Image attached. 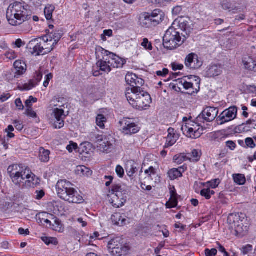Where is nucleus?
Listing matches in <instances>:
<instances>
[{
  "mask_svg": "<svg viewBox=\"0 0 256 256\" xmlns=\"http://www.w3.org/2000/svg\"><path fill=\"white\" fill-rule=\"evenodd\" d=\"M62 36V31L56 30L46 36L34 38L27 44L26 48L32 55H44L52 52Z\"/></svg>",
  "mask_w": 256,
  "mask_h": 256,
  "instance_id": "1",
  "label": "nucleus"
},
{
  "mask_svg": "<svg viewBox=\"0 0 256 256\" xmlns=\"http://www.w3.org/2000/svg\"><path fill=\"white\" fill-rule=\"evenodd\" d=\"M73 186L71 182L66 180H58L56 184V191L58 196L70 204L83 203L84 200L83 196Z\"/></svg>",
  "mask_w": 256,
  "mask_h": 256,
  "instance_id": "2",
  "label": "nucleus"
},
{
  "mask_svg": "<svg viewBox=\"0 0 256 256\" xmlns=\"http://www.w3.org/2000/svg\"><path fill=\"white\" fill-rule=\"evenodd\" d=\"M30 14L26 8L22 3L16 2L10 4L6 12V18L12 26L23 24L30 18Z\"/></svg>",
  "mask_w": 256,
  "mask_h": 256,
  "instance_id": "3",
  "label": "nucleus"
},
{
  "mask_svg": "<svg viewBox=\"0 0 256 256\" xmlns=\"http://www.w3.org/2000/svg\"><path fill=\"white\" fill-rule=\"evenodd\" d=\"M177 26L176 22H173L164 36V46L167 49L174 50L182 44L180 28H176Z\"/></svg>",
  "mask_w": 256,
  "mask_h": 256,
  "instance_id": "4",
  "label": "nucleus"
},
{
  "mask_svg": "<svg viewBox=\"0 0 256 256\" xmlns=\"http://www.w3.org/2000/svg\"><path fill=\"white\" fill-rule=\"evenodd\" d=\"M8 172L12 182L20 186H23L29 176L30 169L22 164H14L8 167Z\"/></svg>",
  "mask_w": 256,
  "mask_h": 256,
  "instance_id": "5",
  "label": "nucleus"
},
{
  "mask_svg": "<svg viewBox=\"0 0 256 256\" xmlns=\"http://www.w3.org/2000/svg\"><path fill=\"white\" fill-rule=\"evenodd\" d=\"M126 191L120 185H114L109 191L108 198L112 205L116 208L122 207L126 202Z\"/></svg>",
  "mask_w": 256,
  "mask_h": 256,
  "instance_id": "6",
  "label": "nucleus"
},
{
  "mask_svg": "<svg viewBox=\"0 0 256 256\" xmlns=\"http://www.w3.org/2000/svg\"><path fill=\"white\" fill-rule=\"evenodd\" d=\"M108 248L109 252L113 256H126L130 253V246L118 238L108 242Z\"/></svg>",
  "mask_w": 256,
  "mask_h": 256,
  "instance_id": "7",
  "label": "nucleus"
},
{
  "mask_svg": "<svg viewBox=\"0 0 256 256\" xmlns=\"http://www.w3.org/2000/svg\"><path fill=\"white\" fill-rule=\"evenodd\" d=\"M90 137V140L98 150L106 153L110 152L112 144L110 141V136L92 132Z\"/></svg>",
  "mask_w": 256,
  "mask_h": 256,
  "instance_id": "8",
  "label": "nucleus"
},
{
  "mask_svg": "<svg viewBox=\"0 0 256 256\" xmlns=\"http://www.w3.org/2000/svg\"><path fill=\"white\" fill-rule=\"evenodd\" d=\"M244 217L242 214H231L228 217L230 228L234 230L236 235L243 234L247 231V226L244 225V222L246 221Z\"/></svg>",
  "mask_w": 256,
  "mask_h": 256,
  "instance_id": "9",
  "label": "nucleus"
},
{
  "mask_svg": "<svg viewBox=\"0 0 256 256\" xmlns=\"http://www.w3.org/2000/svg\"><path fill=\"white\" fill-rule=\"evenodd\" d=\"M183 134L191 138H199L203 132L202 128L198 124L191 120H186L181 128Z\"/></svg>",
  "mask_w": 256,
  "mask_h": 256,
  "instance_id": "10",
  "label": "nucleus"
},
{
  "mask_svg": "<svg viewBox=\"0 0 256 256\" xmlns=\"http://www.w3.org/2000/svg\"><path fill=\"white\" fill-rule=\"evenodd\" d=\"M190 81H187L186 78H178L175 80L178 82L179 86L188 90V94H192L197 93L200 90V80L196 76H192L191 78H188Z\"/></svg>",
  "mask_w": 256,
  "mask_h": 256,
  "instance_id": "11",
  "label": "nucleus"
},
{
  "mask_svg": "<svg viewBox=\"0 0 256 256\" xmlns=\"http://www.w3.org/2000/svg\"><path fill=\"white\" fill-rule=\"evenodd\" d=\"M121 132L124 135L131 136L138 133L140 128L134 120L128 118H124L120 122Z\"/></svg>",
  "mask_w": 256,
  "mask_h": 256,
  "instance_id": "12",
  "label": "nucleus"
},
{
  "mask_svg": "<svg viewBox=\"0 0 256 256\" xmlns=\"http://www.w3.org/2000/svg\"><path fill=\"white\" fill-rule=\"evenodd\" d=\"M65 105L59 106L58 108L54 109L52 114L54 116L55 121L54 127L56 129H60L64 126V120L67 114H64Z\"/></svg>",
  "mask_w": 256,
  "mask_h": 256,
  "instance_id": "13",
  "label": "nucleus"
},
{
  "mask_svg": "<svg viewBox=\"0 0 256 256\" xmlns=\"http://www.w3.org/2000/svg\"><path fill=\"white\" fill-rule=\"evenodd\" d=\"M236 106H231L223 111L218 117L220 124H222L235 119L237 116Z\"/></svg>",
  "mask_w": 256,
  "mask_h": 256,
  "instance_id": "14",
  "label": "nucleus"
},
{
  "mask_svg": "<svg viewBox=\"0 0 256 256\" xmlns=\"http://www.w3.org/2000/svg\"><path fill=\"white\" fill-rule=\"evenodd\" d=\"M150 96L147 92L141 93L140 97L135 102H132V106L138 110L146 109L150 104Z\"/></svg>",
  "mask_w": 256,
  "mask_h": 256,
  "instance_id": "15",
  "label": "nucleus"
},
{
  "mask_svg": "<svg viewBox=\"0 0 256 256\" xmlns=\"http://www.w3.org/2000/svg\"><path fill=\"white\" fill-rule=\"evenodd\" d=\"M186 66L192 70L198 69L202 65V61L194 53L188 54L185 58Z\"/></svg>",
  "mask_w": 256,
  "mask_h": 256,
  "instance_id": "16",
  "label": "nucleus"
},
{
  "mask_svg": "<svg viewBox=\"0 0 256 256\" xmlns=\"http://www.w3.org/2000/svg\"><path fill=\"white\" fill-rule=\"evenodd\" d=\"M96 50V54H97L98 52H102V53L104 52V53L106 54V55L103 57L102 60H98L97 62V66L100 68L102 71L107 73L110 72L112 68L109 64L110 60L108 59V52L100 46L97 47Z\"/></svg>",
  "mask_w": 256,
  "mask_h": 256,
  "instance_id": "17",
  "label": "nucleus"
},
{
  "mask_svg": "<svg viewBox=\"0 0 256 256\" xmlns=\"http://www.w3.org/2000/svg\"><path fill=\"white\" fill-rule=\"evenodd\" d=\"M144 92L142 90L140 86L128 88H126L125 96L129 104L132 106V102H135L140 97L141 93Z\"/></svg>",
  "mask_w": 256,
  "mask_h": 256,
  "instance_id": "18",
  "label": "nucleus"
},
{
  "mask_svg": "<svg viewBox=\"0 0 256 256\" xmlns=\"http://www.w3.org/2000/svg\"><path fill=\"white\" fill-rule=\"evenodd\" d=\"M218 114V110L214 107L206 108L199 116V118L202 117L206 122H212L216 117Z\"/></svg>",
  "mask_w": 256,
  "mask_h": 256,
  "instance_id": "19",
  "label": "nucleus"
},
{
  "mask_svg": "<svg viewBox=\"0 0 256 256\" xmlns=\"http://www.w3.org/2000/svg\"><path fill=\"white\" fill-rule=\"evenodd\" d=\"M168 136L166 137V142L164 148H168L174 146L180 138V134L173 128L168 130Z\"/></svg>",
  "mask_w": 256,
  "mask_h": 256,
  "instance_id": "20",
  "label": "nucleus"
},
{
  "mask_svg": "<svg viewBox=\"0 0 256 256\" xmlns=\"http://www.w3.org/2000/svg\"><path fill=\"white\" fill-rule=\"evenodd\" d=\"M109 64L112 68H120L126 63L124 60L118 56L108 52Z\"/></svg>",
  "mask_w": 256,
  "mask_h": 256,
  "instance_id": "21",
  "label": "nucleus"
},
{
  "mask_svg": "<svg viewBox=\"0 0 256 256\" xmlns=\"http://www.w3.org/2000/svg\"><path fill=\"white\" fill-rule=\"evenodd\" d=\"M40 180L30 170L29 176L26 179L23 186L26 188H34L40 184Z\"/></svg>",
  "mask_w": 256,
  "mask_h": 256,
  "instance_id": "22",
  "label": "nucleus"
},
{
  "mask_svg": "<svg viewBox=\"0 0 256 256\" xmlns=\"http://www.w3.org/2000/svg\"><path fill=\"white\" fill-rule=\"evenodd\" d=\"M126 81L132 88L135 86H139L138 84H142L143 80L141 78H138L136 74L133 73L128 72L126 76Z\"/></svg>",
  "mask_w": 256,
  "mask_h": 256,
  "instance_id": "23",
  "label": "nucleus"
},
{
  "mask_svg": "<svg viewBox=\"0 0 256 256\" xmlns=\"http://www.w3.org/2000/svg\"><path fill=\"white\" fill-rule=\"evenodd\" d=\"M170 198L166 204L167 208L176 207L178 204V194L174 186H170L169 188Z\"/></svg>",
  "mask_w": 256,
  "mask_h": 256,
  "instance_id": "24",
  "label": "nucleus"
},
{
  "mask_svg": "<svg viewBox=\"0 0 256 256\" xmlns=\"http://www.w3.org/2000/svg\"><path fill=\"white\" fill-rule=\"evenodd\" d=\"M152 17V20L154 26H156L161 22L164 18V14L160 10H155L150 14Z\"/></svg>",
  "mask_w": 256,
  "mask_h": 256,
  "instance_id": "25",
  "label": "nucleus"
},
{
  "mask_svg": "<svg viewBox=\"0 0 256 256\" xmlns=\"http://www.w3.org/2000/svg\"><path fill=\"white\" fill-rule=\"evenodd\" d=\"M222 72V66L220 64H213L210 66L206 72L208 77L212 78L220 75Z\"/></svg>",
  "mask_w": 256,
  "mask_h": 256,
  "instance_id": "26",
  "label": "nucleus"
},
{
  "mask_svg": "<svg viewBox=\"0 0 256 256\" xmlns=\"http://www.w3.org/2000/svg\"><path fill=\"white\" fill-rule=\"evenodd\" d=\"M140 22L141 26L144 27L150 28L154 26L150 13L144 12L140 16Z\"/></svg>",
  "mask_w": 256,
  "mask_h": 256,
  "instance_id": "27",
  "label": "nucleus"
},
{
  "mask_svg": "<svg viewBox=\"0 0 256 256\" xmlns=\"http://www.w3.org/2000/svg\"><path fill=\"white\" fill-rule=\"evenodd\" d=\"M16 72L15 74L17 76L22 75L26 70V63L21 60H16L14 64Z\"/></svg>",
  "mask_w": 256,
  "mask_h": 256,
  "instance_id": "28",
  "label": "nucleus"
},
{
  "mask_svg": "<svg viewBox=\"0 0 256 256\" xmlns=\"http://www.w3.org/2000/svg\"><path fill=\"white\" fill-rule=\"evenodd\" d=\"M78 152L82 156L88 157L92 152L91 144L88 142L82 144L78 148Z\"/></svg>",
  "mask_w": 256,
  "mask_h": 256,
  "instance_id": "29",
  "label": "nucleus"
},
{
  "mask_svg": "<svg viewBox=\"0 0 256 256\" xmlns=\"http://www.w3.org/2000/svg\"><path fill=\"white\" fill-rule=\"evenodd\" d=\"M112 220L114 224L118 226H123L126 224L127 220L120 213H115L112 216Z\"/></svg>",
  "mask_w": 256,
  "mask_h": 256,
  "instance_id": "30",
  "label": "nucleus"
},
{
  "mask_svg": "<svg viewBox=\"0 0 256 256\" xmlns=\"http://www.w3.org/2000/svg\"><path fill=\"white\" fill-rule=\"evenodd\" d=\"M126 172L128 176L132 177L137 170L136 164L132 160H128L125 166Z\"/></svg>",
  "mask_w": 256,
  "mask_h": 256,
  "instance_id": "31",
  "label": "nucleus"
},
{
  "mask_svg": "<svg viewBox=\"0 0 256 256\" xmlns=\"http://www.w3.org/2000/svg\"><path fill=\"white\" fill-rule=\"evenodd\" d=\"M174 22H176L178 26H176V28H180V30H183L186 32V34L190 32L192 28L188 21L182 20L179 22L175 20Z\"/></svg>",
  "mask_w": 256,
  "mask_h": 256,
  "instance_id": "32",
  "label": "nucleus"
},
{
  "mask_svg": "<svg viewBox=\"0 0 256 256\" xmlns=\"http://www.w3.org/2000/svg\"><path fill=\"white\" fill-rule=\"evenodd\" d=\"M76 174L80 176H91L92 172L90 170L84 166H77L75 170Z\"/></svg>",
  "mask_w": 256,
  "mask_h": 256,
  "instance_id": "33",
  "label": "nucleus"
},
{
  "mask_svg": "<svg viewBox=\"0 0 256 256\" xmlns=\"http://www.w3.org/2000/svg\"><path fill=\"white\" fill-rule=\"evenodd\" d=\"M52 215L46 212H40L36 216V219L38 223L50 224V221L48 220Z\"/></svg>",
  "mask_w": 256,
  "mask_h": 256,
  "instance_id": "34",
  "label": "nucleus"
},
{
  "mask_svg": "<svg viewBox=\"0 0 256 256\" xmlns=\"http://www.w3.org/2000/svg\"><path fill=\"white\" fill-rule=\"evenodd\" d=\"M242 62L246 68L249 70H254L256 67V61L250 57L244 58L242 60Z\"/></svg>",
  "mask_w": 256,
  "mask_h": 256,
  "instance_id": "35",
  "label": "nucleus"
},
{
  "mask_svg": "<svg viewBox=\"0 0 256 256\" xmlns=\"http://www.w3.org/2000/svg\"><path fill=\"white\" fill-rule=\"evenodd\" d=\"M180 169H182V168H180V169L172 168L168 172L169 178L171 180H174L178 178L181 177L182 176V173L180 170Z\"/></svg>",
  "mask_w": 256,
  "mask_h": 256,
  "instance_id": "36",
  "label": "nucleus"
},
{
  "mask_svg": "<svg viewBox=\"0 0 256 256\" xmlns=\"http://www.w3.org/2000/svg\"><path fill=\"white\" fill-rule=\"evenodd\" d=\"M50 152L48 150H46L42 148H40L39 158L42 162H48L50 160Z\"/></svg>",
  "mask_w": 256,
  "mask_h": 256,
  "instance_id": "37",
  "label": "nucleus"
},
{
  "mask_svg": "<svg viewBox=\"0 0 256 256\" xmlns=\"http://www.w3.org/2000/svg\"><path fill=\"white\" fill-rule=\"evenodd\" d=\"M54 10L55 7L53 5L48 4L47 6H46L44 10V13L46 20H52V13Z\"/></svg>",
  "mask_w": 256,
  "mask_h": 256,
  "instance_id": "38",
  "label": "nucleus"
},
{
  "mask_svg": "<svg viewBox=\"0 0 256 256\" xmlns=\"http://www.w3.org/2000/svg\"><path fill=\"white\" fill-rule=\"evenodd\" d=\"M235 183L238 185H243L246 183L245 176L242 174H234L232 176Z\"/></svg>",
  "mask_w": 256,
  "mask_h": 256,
  "instance_id": "39",
  "label": "nucleus"
},
{
  "mask_svg": "<svg viewBox=\"0 0 256 256\" xmlns=\"http://www.w3.org/2000/svg\"><path fill=\"white\" fill-rule=\"evenodd\" d=\"M106 118L102 114H98L96 117V124L100 128H104Z\"/></svg>",
  "mask_w": 256,
  "mask_h": 256,
  "instance_id": "40",
  "label": "nucleus"
},
{
  "mask_svg": "<svg viewBox=\"0 0 256 256\" xmlns=\"http://www.w3.org/2000/svg\"><path fill=\"white\" fill-rule=\"evenodd\" d=\"M214 194L215 192L212 190H210V188H204L200 192V195L204 197L206 200L210 199L212 196Z\"/></svg>",
  "mask_w": 256,
  "mask_h": 256,
  "instance_id": "41",
  "label": "nucleus"
},
{
  "mask_svg": "<svg viewBox=\"0 0 256 256\" xmlns=\"http://www.w3.org/2000/svg\"><path fill=\"white\" fill-rule=\"evenodd\" d=\"M201 152L198 150H194L192 152L191 158H190V161L193 162H198L201 157Z\"/></svg>",
  "mask_w": 256,
  "mask_h": 256,
  "instance_id": "42",
  "label": "nucleus"
},
{
  "mask_svg": "<svg viewBox=\"0 0 256 256\" xmlns=\"http://www.w3.org/2000/svg\"><path fill=\"white\" fill-rule=\"evenodd\" d=\"M141 46L147 50H152L153 48L151 42H150L147 38L142 39Z\"/></svg>",
  "mask_w": 256,
  "mask_h": 256,
  "instance_id": "43",
  "label": "nucleus"
},
{
  "mask_svg": "<svg viewBox=\"0 0 256 256\" xmlns=\"http://www.w3.org/2000/svg\"><path fill=\"white\" fill-rule=\"evenodd\" d=\"M52 228L54 230L60 232H63L64 230V228L60 221L57 219L54 220V224L52 225Z\"/></svg>",
  "mask_w": 256,
  "mask_h": 256,
  "instance_id": "44",
  "label": "nucleus"
},
{
  "mask_svg": "<svg viewBox=\"0 0 256 256\" xmlns=\"http://www.w3.org/2000/svg\"><path fill=\"white\" fill-rule=\"evenodd\" d=\"M188 159V158L184 154H181L178 156H175L174 158V160L178 164H180L184 161Z\"/></svg>",
  "mask_w": 256,
  "mask_h": 256,
  "instance_id": "45",
  "label": "nucleus"
},
{
  "mask_svg": "<svg viewBox=\"0 0 256 256\" xmlns=\"http://www.w3.org/2000/svg\"><path fill=\"white\" fill-rule=\"evenodd\" d=\"M37 100H38L36 98H34L32 96H29L28 98L25 102L26 108H32V104L36 102Z\"/></svg>",
  "mask_w": 256,
  "mask_h": 256,
  "instance_id": "46",
  "label": "nucleus"
},
{
  "mask_svg": "<svg viewBox=\"0 0 256 256\" xmlns=\"http://www.w3.org/2000/svg\"><path fill=\"white\" fill-rule=\"evenodd\" d=\"M38 84H36V82L32 80L28 82L25 84L23 87L24 90H32L33 88L35 87Z\"/></svg>",
  "mask_w": 256,
  "mask_h": 256,
  "instance_id": "47",
  "label": "nucleus"
},
{
  "mask_svg": "<svg viewBox=\"0 0 256 256\" xmlns=\"http://www.w3.org/2000/svg\"><path fill=\"white\" fill-rule=\"evenodd\" d=\"M24 114L30 118H37V114L36 112L34 111L32 108H26Z\"/></svg>",
  "mask_w": 256,
  "mask_h": 256,
  "instance_id": "48",
  "label": "nucleus"
},
{
  "mask_svg": "<svg viewBox=\"0 0 256 256\" xmlns=\"http://www.w3.org/2000/svg\"><path fill=\"white\" fill-rule=\"evenodd\" d=\"M220 183V180L219 179H214L207 182L206 184L208 185V186H209L212 188H216L218 186Z\"/></svg>",
  "mask_w": 256,
  "mask_h": 256,
  "instance_id": "49",
  "label": "nucleus"
},
{
  "mask_svg": "<svg viewBox=\"0 0 256 256\" xmlns=\"http://www.w3.org/2000/svg\"><path fill=\"white\" fill-rule=\"evenodd\" d=\"M6 56L10 60H14L17 57L16 54L12 50L8 51L6 54Z\"/></svg>",
  "mask_w": 256,
  "mask_h": 256,
  "instance_id": "50",
  "label": "nucleus"
},
{
  "mask_svg": "<svg viewBox=\"0 0 256 256\" xmlns=\"http://www.w3.org/2000/svg\"><path fill=\"white\" fill-rule=\"evenodd\" d=\"M78 148V144L76 143L70 142V144L66 146V150L70 152H72L73 150H75Z\"/></svg>",
  "mask_w": 256,
  "mask_h": 256,
  "instance_id": "51",
  "label": "nucleus"
},
{
  "mask_svg": "<svg viewBox=\"0 0 256 256\" xmlns=\"http://www.w3.org/2000/svg\"><path fill=\"white\" fill-rule=\"evenodd\" d=\"M217 252L218 251L216 248H212L211 250L206 249L205 250V254L206 256H216Z\"/></svg>",
  "mask_w": 256,
  "mask_h": 256,
  "instance_id": "52",
  "label": "nucleus"
},
{
  "mask_svg": "<svg viewBox=\"0 0 256 256\" xmlns=\"http://www.w3.org/2000/svg\"><path fill=\"white\" fill-rule=\"evenodd\" d=\"M116 172L117 174L120 177L122 178L124 174V170L123 168L120 166H117L116 168Z\"/></svg>",
  "mask_w": 256,
  "mask_h": 256,
  "instance_id": "53",
  "label": "nucleus"
},
{
  "mask_svg": "<svg viewBox=\"0 0 256 256\" xmlns=\"http://www.w3.org/2000/svg\"><path fill=\"white\" fill-rule=\"evenodd\" d=\"M226 147L232 150H234L236 148V143L232 140H228L226 142Z\"/></svg>",
  "mask_w": 256,
  "mask_h": 256,
  "instance_id": "54",
  "label": "nucleus"
},
{
  "mask_svg": "<svg viewBox=\"0 0 256 256\" xmlns=\"http://www.w3.org/2000/svg\"><path fill=\"white\" fill-rule=\"evenodd\" d=\"M245 142L248 146L251 148H254L256 146L254 140L250 138H246L245 140Z\"/></svg>",
  "mask_w": 256,
  "mask_h": 256,
  "instance_id": "55",
  "label": "nucleus"
},
{
  "mask_svg": "<svg viewBox=\"0 0 256 256\" xmlns=\"http://www.w3.org/2000/svg\"><path fill=\"white\" fill-rule=\"evenodd\" d=\"M252 247L250 244H248L245 246H244L242 249V252L244 254H246L252 250Z\"/></svg>",
  "mask_w": 256,
  "mask_h": 256,
  "instance_id": "56",
  "label": "nucleus"
},
{
  "mask_svg": "<svg viewBox=\"0 0 256 256\" xmlns=\"http://www.w3.org/2000/svg\"><path fill=\"white\" fill-rule=\"evenodd\" d=\"M15 104H16V108L19 110H24V105L22 103V102L20 98H18L16 100Z\"/></svg>",
  "mask_w": 256,
  "mask_h": 256,
  "instance_id": "57",
  "label": "nucleus"
},
{
  "mask_svg": "<svg viewBox=\"0 0 256 256\" xmlns=\"http://www.w3.org/2000/svg\"><path fill=\"white\" fill-rule=\"evenodd\" d=\"M52 78V74H48L46 76V80L44 82V86L46 88L50 80Z\"/></svg>",
  "mask_w": 256,
  "mask_h": 256,
  "instance_id": "58",
  "label": "nucleus"
},
{
  "mask_svg": "<svg viewBox=\"0 0 256 256\" xmlns=\"http://www.w3.org/2000/svg\"><path fill=\"white\" fill-rule=\"evenodd\" d=\"M168 70L167 68H163L162 70H158L156 72L158 76H165L168 74Z\"/></svg>",
  "mask_w": 256,
  "mask_h": 256,
  "instance_id": "59",
  "label": "nucleus"
},
{
  "mask_svg": "<svg viewBox=\"0 0 256 256\" xmlns=\"http://www.w3.org/2000/svg\"><path fill=\"white\" fill-rule=\"evenodd\" d=\"M13 124H14V126L16 130H22L24 126L18 120H14Z\"/></svg>",
  "mask_w": 256,
  "mask_h": 256,
  "instance_id": "60",
  "label": "nucleus"
},
{
  "mask_svg": "<svg viewBox=\"0 0 256 256\" xmlns=\"http://www.w3.org/2000/svg\"><path fill=\"white\" fill-rule=\"evenodd\" d=\"M172 70H181L183 68L184 66L182 64L173 63L172 64Z\"/></svg>",
  "mask_w": 256,
  "mask_h": 256,
  "instance_id": "61",
  "label": "nucleus"
},
{
  "mask_svg": "<svg viewBox=\"0 0 256 256\" xmlns=\"http://www.w3.org/2000/svg\"><path fill=\"white\" fill-rule=\"evenodd\" d=\"M42 77V74L41 72H36V75L35 76V78L32 80H34V82H36V84H38V82H40Z\"/></svg>",
  "mask_w": 256,
  "mask_h": 256,
  "instance_id": "62",
  "label": "nucleus"
},
{
  "mask_svg": "<svg viewBox=\"0 0 256 256\" xmlns=\"http://www.w3.org/2000/svg\"><path fill=\"white\" fill-rule=\"evenodd\" d=\"M217 245L218 246V250L220 252H222L224 254V256H228V252L226 250L225 248L220 244L219 242H217Z\"/></svg>",
  "mask_w": 256,
  "mask_h": 256,
  "instance_id": "63",
  "label": "nucleus"
},
{
  "mask_svg": "<svg viewBox=\"0 0 256 256\" xmlns=\"http://www.w3.org/2000/svg\"><path fill=\"white\" fill-rule=\"evenodd\" d=\"M182 7L181 6H176L172 10V14H174L178 15L182 11Z\"/></svg>",
  "mask_w": 256,
  "mask_h": 256,
  "instance_id": "64",
  "label": "nucleus"
}]
</instances>
